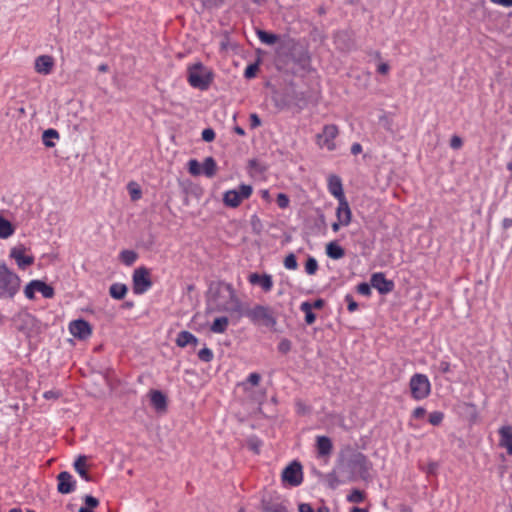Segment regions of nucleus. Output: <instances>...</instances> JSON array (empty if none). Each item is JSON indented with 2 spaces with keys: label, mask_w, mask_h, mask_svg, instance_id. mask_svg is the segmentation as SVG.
I'll list each match as a JSON object with an SVG mask.
<instances>
[{
  "label": "nucleus",
  "mask_w": 512,
  "mask_h": 512,
  "mask_svg": "<svg viewBox=\"0 0 512 512\" xmlns=\"http://www.w3.org/2000/svg\"><path fill=\"white\" fill-rule=\"evenodd\" d=\"M357 292L363 296H370L371 295V285L367 283H360L357 286Z\"/></svg>",
  "instance_id": "47"
},
{
  "label": "nucleus",
  "mask_w": 512,
  "mask_h": 512,
  "mask_svg": "<svg viewBox=\"0 0 512 512\" xmlns=\"http://www.w3.org/2000/svg\"><path fill=\"white\" fill-rule=\"evenodd\" d=\"M499 446L504 448L509 455H512V426L503 425L498 430Z\"/></svg>",
  "instance_id": "14"
},
{
  "label": "nucleus",
  "mask_w": 512,
  "mask_h": 512,
  "mask_svg": "<svg viewBox=\"0 0 512 512\" xmlns=\"http://www.w3.org/2000/svg\"><path fill=\"white\" fill-rule=\"evenodd\" d=\"M52 139H59L58 131L52 128L45 130L42 134L43 144L48 148L54 147L55 143L52 141Z\"/></svg>",
  "instance_id": "30"
},
{
  "label": "nucleus",
  "mask_w": 512,
  "mask_h": 512,
  "mask_svg": "<svg viewBox=\"0 0 512 512\" xmlns=\"http://www.w3.org/2000/svg\"><path fill=\"white\" fill-rule=\"evenodd\" d=\"M229 325V319L225 316L216 318L210 326V331L213 333H224Z\"/></svg>",
  "instance_id": "27"
},
{
  "label": "nucleus",
  "mask_w": 512,
  "mask_h": 512,
  "mask_svg": "<svg viewBox=\"0 0 512 512\" xmlns=\"http://www.w3.org/2000/svg\"><path fill=\"white\" fill-rule=\"evenodd\" d=\"M361 152H362V146H361V144H359V143H354V144H352V146H351V153H352L353 155H357V154H359V153H361Z\"/></svg>",
  "instance_id": "61"
},
{
  "label": "nucleus",
  "mask_w": 512,
  "mask_h": 512,
  "mask_svg": "<svg viewBox=\"0 0 512 512\" xmlns=\"http://www.w3.org/2000/svg\"><path fill=\"white\" fill-rule=\"evenodd\" d=\"M57 482V490L61 494H69L76 489V481L67 471H62L57 475Z\"/></svg>",
  "instance_id": "12"
},
{
  "label": "nucleus",
  "mask_w": 512,
  "mask_h": 512,
  "mask_svg": "<svg viewBox=\"0 0 512 512\" xmlns=\"http://www.w3.org/2000/svg\"><path fill=\"white\" fill-rule=\"evenodd\" d=\"M127 291H128L127 286L122 283H114L109 288L110 296L116 300L123 299L126 296Z\"/></svg>",
  "instance_id": "26"
},
{
  "label": "nucleus",
  "mask_w": 512,
  "mask_h": 512,
  "mask_svg": "<svg viewBox=\"0 0 512 512\" xmlns=\"http://www.w3.org/2000/svg\"><path fill=\"white\" fill-rule=\"evenodd\" d=\"M217 171V164L213 157L205 158L202 164V173L208 178L215 176Z\"/></svg>",
  "instance_id": "28"
},
{
  "label": "nucleus",
  "mask_w": 512,
  "mask_h": 512,
  "mask_svg": "<svg viewBox=\"0 0 512 512\" xmlns=\"http://www.w3.org/2000/svg\"><path fill=\"white\" fill-rule=\"evenodd\" d=\"M202 139L205 142H211L215 139V132L212 128H206L202 131Z\"/></svg>",
  "instance_id": "49"
},
{
  "label": "nucleus",
  "mask_w": 512,
  "mask_h": 512,
  "mask_svg": "<svg viewBox=\"0 0 512 512\" xmlns=\"http://www.w3.org/2000/svg\"><path fill=\"white\" fill-rule=\"evenodd\" d=\"M261 375L259 373H251L247 377L246 381L243 383V385L250 384L251 386H257L260 383Z\"/></svg>",
  "instance_id": "42"
},
{
  "label": "nucleus",
  "mask_w": 512,
  "mask_h": 512,
  "mask_svg": "<svg viewBox=\"0 0 512 512\" xmlns=\"http://www.w3.org/2000/svg\"><path fill=\"white\" fill-rule=\"evenodd\" d=\"M198 342H199L198 338L196 336H194L189 331L179 332L177 335V338H176L177 346L182 347V348L186 347L188 345L197 346Z\"/></svg>",
  "instance_id": "21"
},
{
  "label": "nucleus",
  "mask_w": 512,
  "mask_h": 512,
  "mask_svg": "<svg viewBox=\"0 0 512 512\" xmlns=\"http://www.w3.org/2000/svg\"><path fill=\"white\" fill-rule=\"evenodd\" d=\"M450 146L452 149H459L462 146V139L459 136H453L450 140Z\"/></svg>",
  "instance_id": "53"
},
{
  "label": "nucleus",
  "mask_w": 512,
  "mask_h": 512,
  "mask_svg": "<svg viewBox=\"0 0 512 512\" xmlns=\"http://www.w3.org/2000/svg\"><path fill=\"white\" fill-rule=\"evenodd\" d=\"M44 398L45 399H57L59 397V393L58 392H55V391H46L44 394H43Z\"/></svg>",
  "instance_id": "60"
},
{
  "label": "nucleus",
  "mask_w": 512,
  "mask_h": 512,
  "mask_svg": "<svg viewBox=\"0 0 512 512\" xmlns=\"http://www.w3.org/2000/svg\"><path fill=\"white\" fill-rule=\"evenodd\" d=\"M152 285L153 283L151 280V273L148 268L141 266L134 270L132 275V286L134 294H144L152 287Z\"/></svg>",
  "instance_id": "5"
},
{
  "label": "nucleus",
  "mask_w": 512,
  "mask_h": 512,
  "mask_svg": "<svg viewBox=\"0 0 512 512\" xmlns=\"http://www.w3.org/2000/svg\"><path fill=\"white\" fill-rule=\"evenodd\" d=\"M212 80V73L202 63H195L188 68V82L193 88L207 90Z\"/></svg>",
  "instance_id": "3"
},
{
  "label": "nucleus",
  "mask_w": 512,
  "mask_h": 512,
  "mask_svg": "<svg viewBox=\"0 0 512 512\" xmlns=\"http://www.w3.org/2000/svg\"><path fill=\"white\" fill-rule=\"evenodd\" d=\"M24 250L25 249L23 247H15L10 252V257L15 259L18 267L21 269H25L34 262L33 256L25 255Z\"/></svg>",
  "instance_id": "16"
},
{
  "label": "nucleus",
  "mask_w": 512,
  "mask_h": 512,
  "mask_svg": "<svg viewBox=\"0 0 512 512\" xmlns=\"http://www.w3.org/2000/svg\"><path fill=\"white\" fill-rule=\"evenodd\" d=\"M284 267L289 270H295L298 267L296 256L293 253L288 254L284 259Z\"/></svg>",
  "instance_id": "37"
},
{
  "label": "nucleus",
  "mask_w": 512,
  "mask_h": 512,
  "mask_svg": "<svg viewBox=\"0 0 512 512\" xmlns=\"http://www.w3.org/2000/svg\"><path fill=\"white\" fill-rule=\"evenodd\" d=\"M234 131H235L236 134H238L240 136H244L245 135L244 129L242 127H240V126H236L234 128Z\"/></svg>",
  "instance_id": "63"
},
{
  "label": "nucleus",
  "mask_w": 512,
  "mask_h": 512,
  "mask_svg": "<svg viewBox=\"0 0 512 512\" xmlns=\"http://www.w3.org/2000/svg\"><path fill=\"white\" fill-rule=\"evenodd\" d=\"M54 67V59L50 55H41L35 59L34 68L37 73L48 75Z\"/></svg>",
  "instance_id": "13"
},
{
  "label": "nucleus",
  "mask_w": 512,
  "mask_h": 512,
  "mask_svg": "<svg viewBox=\"0 0 512 512\" xmlns=\"http://www.w3.org/2000/svg\"><path fill=\"white\" fill-rule=\"evenodd\" d=\"M282 481L292 487L300 485L303 481L301 464L297 461L290 463L282 472Z\"/></svg>",
  "instance_id": "8"
},
{
  "label": "nucleus",
  "mask_w": 512,
  "mask_h": 512,
  "mask_svg": "<svg viewBox=\"0 0 512 512\" xmlns=\"http://www.w3.org/2000/svg\"><path fill=\"white\" fill-rule=\"evenodd\" d=\"M345 302L347 303V309L349 312H354L358 309L357 302L350 294L345 296Z\"/></svg>",
  "instance_id": "46"
},
{
  "label": "nucleus",
  "mask_w": 512,
  "mask_h": 512,
  "mask_svg": "<svg viewBox=\"0 0 512 512\" xmlns=\"http://www.w3.org/2000/svg\"><path fill=\"white\" fill-rule=\"evenodd\" d=\"M150 401L156 410H164L166 408V396L159 390H152L150 392Z\"/></svg>",
  "instance_id": "23"
},
{
  "label": "nucleus",
  "mask_w": 512,
  "mask_h": 512,
  "mask_svg": "<svg viewBox=\"0 0 512 512\" xmlns=\"http://www.w3.org/2000/svg\"><path fill=\"white\" fill-rule=\"evenodd\" d=\"M325 305V301L323 299H317L315 300L313 303H311V306H312V310L313 309H321L323 308Z\"/></svg>",
  "instance_id": "59"
},
{
  "label": "nucleus",
  "mask_w": 512,
  "mask_h": 512,
  "mask_svg": "<svg viewBox=\"0 0 512 512\" xmlns=\"http://www.w3.org/2000/svg\"><path fill=\"white\" fill-rule=\"evenodd\" d=\"M349 467L353 473L365 479L369 476L372 464L364 454L355 453L349 459Z\"/></svg>",
  "instance_id": "7"
},
{
  "label": "nucleus",
  "mask_w": 512,
  "mask_h": 512,
  "mask_svg": "<svg viewBox=\"0 0 512 512\" xmlns=\"http://www.w3.org/2000/svg\"><path fill=\"white\" fill-rule=\"evenodd\" d=\"M69 331L74 337L81 340L87 339L92 333L90 324L83 319L72 321L69 325Z\"/></svg>",
  "instance_id": "11"
},
{
  "label": "nucleus",
  "mask_w": 512,
  "mask_h": 512,
  "mask_svg": "<svg viewBox=\"0 0 512 512\" xmlns=\"http://www.w3.org/2000/svg\"><path fill=\"white\" fill-rule=\"evenodd\" d=\"M198 358L203 362H210L213 359V352L211 349L204 347L198 352Z\"/></svg>",
  "instance_id": "38"
},
{
  "label": "nucleus",
  "mask_w": 512,
  "mask_h": 512,
  "mask_svg": "<svg viewBox=\"0 0 512 512\" xmlns=\"http://www.w3.org/2000/svg\"><path fill=\"white\" fill-rule=\"evenodd\" d=\"M389 65L387 63H380L377 67V72L380 74H387L389 72Z\"/></svg>",
  "instance_id": "56"
},
{
  "label": "nucleus",
  "mask_w": 512,
  "mask_h": 512,
  "mask_svg": "<svg viewBox=\"0 0 512 512\" xmlns=\"http://www.w3.org/2000/svg\"><path fill=\"white\" fill-rule=\"evenodd\" d=\"M292 347V343L289 339L283 338L278 344V351L282 354H287Z\"/></svg>",
  "instance_id": "40"
},
{
  "label": "nucleus",
  "mask_w": 512,
  "mask_h": 512,
  "mask_svg": "<svg viewBox=\"0 0 512 512\" xmlns=\"http://www.w3.org/2000/svg\"><path fill=\"white\" fill-rule=\"evenodd\" d=\"M326 254L329 258L338 260L345 256V250L336 241H331L326 245Z\"/></svg>",
  "instance_id": "22"
},
{
  "label": "nucleus",
  "mask_w": 512,
  "mask_h": 512,
  "mask_svg": "<svg viewBox=\"0 0 512 512\" xmlns=\"http://www.w3.org/2000/svg\"><path fill=\"white\" fill-rule=\"evenodd\" d=\"M249 282L253 285H260L265 292H268L273 287L272 276L269 274L252 273L249 275Z\"/></svg>",
  "instance_id": "18"
},
{
  "label": "nucleus",
  "mask_w": 512,
  "mask_h": 512,
  "mask_svg": "<svg viewBox=\"0 0 512 512\" xmlns=\"http://www.w3.org/2000/svg\"><path fill=\"white\" fill-rule=\"evenodd\" d=\"M409 388L413 399L419 401L427 398L431 392V384L425 374L416 373L409 381Z\"/></svg>",
  "instance_id": "4"
},
{
  "label": "nucleus",
  "mask_w": 512,
  "mask_h": 512,
  "mask_svg": "<svg viewBox=\"0 0 512 512\" xmlns=\"http://www.w3.org/2000/svg\"><path fill=\"white\" fill-rule=\"evenodd\" d=\"M364 498L365 494L358 489L352 490L351 493L347 496V500L351 503H361Z\"/></svg>",
  "instance_id": "35"
},
{
  "label": "nucleus",
  "mask_w": 512,
  "mask_h": 512,
  "mask_svg": "<svg viewBox=\"0 0 512 512\" xmlns=\"http://www.w3.org/2000/svg\"><path fill=\"white\" fill-rule=\"evenodd\" d=\"M318 270V262L317 260L309 256L305 263V271L308 275H315Z\"/></svg>",
  "instance_id": "34"
},
{
  "label": "nucleus",
  "mask_w": 512,
  "mask_h": 512,
  "mask_svg": "<svg viewBox=\"0 0 512 512\" xmlns=\"http://www.w3.org/2000/svg\"><path fill=\"white\" fill-rule=\"evenodd\" d=\"M370 284L380 294L390 293L394 289V282L392 280H388L381 272L372 274Z\"/></svg>",
  "instance_id": "10"
},
{
  "label": "nucleus",
  "mask_w": 512,
  "mask_h": 512,
  "mask_svg": "<svg viewBox=\"0 0 512 512\" xmlns=\"http://www.w3.org/2000/svg\"><path fill=\"white\" fill-rule=\"evenodd\" d=\"M259 70V66L258 64H250L246 67L245 71H244V76L247 78V79H251L253 77L256 76V73L257 71Z\"/></svg>",
  "instance_id": "44"
},
{
  "label": "nucleus",
  "mask_w": 512,
  "mask_h": 512,
  "mask_svg": "<svg viewBox=\"0 0 512 512\" xmlns=\"http://www.w3.org/2000/svg\"><path fill=\"white\" fill-rule=\"evenodd\" d=\"M491 2L501 5L503 7H512V0H490Z\"/></svg>",
  "instance_id": "57"
},
{
  "label": "nucleus",
  "mask_w": 512,
  "mask_h": 512,
  "mask_svg": "<svg viewBox=\"0 0 512 512\" xmlns=\"http://www.w3.org/2000/svg\"><path fill=\"white\" fill-rule=\"evenodd\" d=\"M214 298L217 302L216 309L218 311L237 313L239 316L245 315L253 324L268 328H274L277 324L273 310L268 306L255 305L243 311L242 303L237 297L235 289L229 283H218Z\"/></svg>",
  "instance_id": "1"
},
{
  "label": "nucleus",
  "mask_w": 512,
  "mask_h": 512,
  "mask_svg": "<svg viewBox=\"0 0 512 512\" xmlns=\"http://www.w3.org/2000/svg\"><path fill=\"white\" fill-rule=\"evenodd\" d=\"M425 414H426V410L423 407H417L413 411V417L416 419H420V418L424 417Z\"/></svg>",
  "instance_id": "55"
},
{
  "label": "nucleus",
  "mask_w": 512,
  "mask_h": 512,
  "mask_svg": "<svg viewBox=\"0 0 512 512\" xmlns=\"http://www.w3.org/2000/svg\"><path fill=\"white\" fill-rule=\"evenodd\" d=\"M119 258L125 265L131 266L137 260L138 254L133 250H123Z\"/></svg>",
  "instance_id": "33"
},
{
  "label": "nucleus",
  "mask_w": 512,
  "mask_h": 512,
  "mask_svg": "<svg viewBox=\"0 0 512 512\" xmlns=\"http://www.w3.org/2000/svg\"><path fill=\"white\" fill-rule=\"evenodd\" d=\"M18 320L20 321V324L17 327L18 330L23 332L26 337L30 338L37 325V320L30 314L21 315Z\"/></svg>",
  "instance_id": "15"
},
{
  "label": "nucleus",
  "mask_w": 512,
  "mask_h": 512,
  "mask_svg": "<svg viewBox=\"0 0 512 512\" xmlns=\"http://www.w3.org/2000/svg\"><path fill=\"white\" fill-rule=\"evenodd\" d=\"M257 36L260 41L267 45H274L278 41V36L264 30H257Z\"/></svg>",
  "instance_id": "32"
},
{
  "label": "nucleus",
  "mask_w": 512,
  "mask_h": 512,
  "mask_svg": "<svg viewBox=\"0 0 512 512\" xmlns=\"http://www.w3.org/2000/svg\"><path fill=\"white\" fill-rule=\"evenodd\" d=\"M205 9H213L220 7L224 0H199Z\"/></svg>",
  "instance_id": "43"
},
{
  "label": "nucleus",
  "mask_w": 512,
  "mask_h": 512,
  "mask_svg": "<svg viewBox=\"0 0 512 512\" xmlns=\"http://www.w3.org/2000/svg\"><path fill=\"white\" fill-rule=\"evenodd\" d=\"M299 512H314V509L310 504L307 503H301L299 505Z\"/></svg>",
  "instance_id": "58"
},
{
  "label": "nucleus",
  "mask_w": 512,
  "mask_h": 512,
  "mask_svg": "<svg viewBox=\"0 0 512 512\" xmlns=\"http://www.w3.org/2000/svg\"><path fill=\"white\" fill-rule=\"evenodd\" d=\"M15 232L13 224L0 215V239H7Z\"/></svg>",
  "instance_id": "25"
},
{
  "label": "nucleus",
  "mask_w": 512,
  "mask_h": 512,
  "mask_svg": "<svg viewBox=\"0 0 512 512\" xmlns=\"http://www.w3.org/2000/svg\"><path fill=\"white\" fill-rule=\"evenodd\" d=\"M188 171L193 176H198L202 173V166L196 159H191L188 162Z\"/></svg>",
  "instance_id": "36"
},
{
  "label": "nucleus",
  "mask_w": 512,
  "mask_h": 512,
  "mask_svg": "<svg viewBox=\"0 0 512 512\" xmlns=\"http://www.w3.org/2000/svg\"><path fill=\"white\" fill-rule=\"evenodd\" d=\"M350 512H369L366 508L353 507Z\"/></svg>",
  "instance_id": "64"
},
{
  "label": "nucleus",
  "mask_w": 512,
  "mask_h": 512,
  "mask_svg": "<svg viewBox=\"0 0 512 512\" xmlns=\"http://www.w3.org/2000/svg\"><path fill=\"white\" fill-rule=\"evenodd\" d=\"M84 501H85V504L87 505V507L90 509L96 508L99 505L98 499L91 495L85 496Z\"/></svg>",
  "instance_id": "51"
},
{
  "label": "nucleus",
  "mask_w": 512,
  "mask_h": 512,
  "mask_svg": "<svg viewBox=\"0 0 512 512\" xmlns=\"http://www.w3.org/2000/svg\"><path fill=\"white\" fill-rule=\"evenodd\" d=\"M338 133V127L336 125H325L322 133L317 135V142L319 146L325 147L329 151H333L336 148L334 139L337 137Z\"/></svg>",
  "instance_id": "9"
},
{
  "label": "nucleus",
  "mask_w": 512,
  "mask_h": 512,
  "mask_svg": "<svg viewBox=\"0 0 512 512\" xmlns=\"http://www.w3.org/2000/svg\"><path fill=\"white\" fill-rule=\"evenodd\" d=\"M250 126L252 129L257 128L261 125V120L256 113H252L249 116Z\"/></svg>",
  "instance_id": "52"
},
{
  "label": "nucleus",
  "mask_w": 512,
  "mask_h": 512,
  "mask_svg": "<svg viewBox=\"0 0 512 512\" xmlns=\"http://www.w3.org/2000/svg\"><path fill=\"white\" fill-rule=\"evenodd\" d=\"M34 287L37 292H40L44 298H52L54 296V288L41 280H33Z\"/></svg>",
  "instance_id": "29"
},
{
  "label": "nucleus",
  "mask_w": 512,
  "mask_h": 512,
  "mask_svg": "<svg viewBox=\"0 0 512 512\" xmlns=\"http://www.w3.org/2000/svg\"><path fill=\"white\" fill-rule=\"evenodd\" d=\"M438 370L443 374L450 372V363L447 361H440Z\"/></svg>",
  "instance_id": "54"
},
{
  "label": "nucleus",
  "mask_w": 512,
  "mask_h": 512,
  "mask_svg": "<svg viewBox=\"0 0 512 512\" xmlns=\"http://www.w3.org/2000/svg\"><path fill=\"white\" fill-rule=\"evenodd\" d=\"M265 512H289L282 504H273L265 508Z\"/></svg>",
  "instance_id": "50"
},
{
  "label": "nucleus",
  "mask_w": 512,
  "mask_h": 512,
  "mask_svg": "<svg viewBox=\"0 0 512 512\" xmlns=\"http://www.w3.org/2000/svg\"><path fill=\"white\" fill-rule=\"evenodd\" d=\"M328 190L335 198L338 199V201H341V199H346L343 192L341 179L338 176L331 175L329 177Z\"/></svg>",
  "instance_id": "19"
},
{
  "label": "nucleus",
  "mask_w": 512,
  "mask_h": 512,
  "mask_svg": "<svg viewBox=\"0 0 512 512\" xmlns=\"http://www.w3.org/2000/svg\"><path fill=\"white\" fill-rule=\"evenodd\" d=\"M316 448L319 457L330 455L333 449L331 439L327 436H317Z\"/></svg>",
  "instance_id": "20"
},
{
  "label": "nucleus",
  "mask_w": 512,
  "mask_h": 512,
  "mask_svg": "<svg viewBox=\"0 0 512 512\" xmlns=\"http://www.w3.org/2000/svg\"><path fill=\"white\" fill-rule=\"evenodd\" d=\"M252 192L251 185L241 184L238 189L226 191L223 196V202L227 207L236 208L244 199H248Z\"/></svg>",
  "instance_id": "6"
},
{
  "label": "nucleus",
  "mask_w": 512,
  "mask_h": 512,
  "mask_svg": "<svg viewBox=\"0 0 512 512\" xmlns=\"http://www.w3.org/2000/svg\"><path fill=\"white\" fill-rule=\"evenodd\" d=\"M86 461V456L80 455L74 462V469L85 481L89 482L91 481V476L86 470Z\"/></svg>",
  "instance_id": "24"
},
{
  "label": "nucleus",
  "mask_w": 512,
  "mask_h": 512,
  "mask_svg": "<svg viewBox=\"0 0 512 512\" xmlns=\"http://www.w3.org/2000/svg\"><path fill=\"white\" fill-rule=\"evenodd\" d=\"M443 418H444V414L442 412L434 411V412L430 413V415H429V423L434 426H437L443 421Z\"/></svg>",
  "instance_id": "39"
},
{
  "label": "nucleus",
  "mask_w": 512,
  "mask_h": 512,
  "mask_svg": "<svg viewBox=\"0 0 512 512\" xmlns=\"http://www.w3.org/2000/svg\"><path fill=\"white\" fill-rule=\"evenodd\" d=\"M336 216L342 226H348L351 222V209L346 199H341L336 210Z\"/></svg>",
  "instance_id": "17"
},
{
  "label": "nucleus",
  "mask_w": 512,
  "mask_h": 512,
  "mask_svg": "<svg viewBox=\"0 0 512 512\" xmlns=\"http://www.w3.org/2000/svg\"><path fill=\"white\" fill-rule=\"evenodd\" d=\"M128 189H129V193H130V197L133 201H137L141 198V190L134 184V183H130L128 185Z\"/></svg>",
  "instance_id": "41"
},
{
  "label": "nucleus",
  "mask_w": 512,
  "mask_h": 512,
  "mask_svg": "<svg viewBox=\"0 0 512 512\" xmlns=\"http://www.w3.org/2000/svg\"><path fill=\"white\" fill-rule=\"evenodd\" d=\"M276 203L280 208L284 209L289 205V198L286 194L279 193L276 198Z\"/></svg>",
  "instance_id": "45"
},
{
  "label": "nucleus",
  "mask_w": 512,
  "mask_h": 512,
  "mask_svg": "<svg viewBox=\"0 0 512 512\" xmlns=\"http://www.w3.org/2000/svg\"><path fill=\"white\" fill-rule=\"evenodd\" d=\"M35 287H34V281L32 280L31 282H29L25 289H24V294L25 296L28 298V299H34L35 297Z\"/></svg>",
  "instance_id": "48"
},
{
  "label": "nucleus",
  "mask_w": 512,
  "mask_h": 512,
  "mask_svg": "<svg viewBox=\"0 0 512 512\" xmlns=\"http://www.w3.org/2000/svg\"><path fill=\"white\" fill-rule=\"evenodd\" d=\"M300 310L305 313V322L308 324V325H311L315 322L316 320V315L313 313L312 311V306H311V303L308 302V301H305L303 303H301L300 305Z\"/></svg>",
  "instance_id": "31"
},
{
  "label": "nucleus",
  "mask_w": 512,
  "mask_h": 512,
  "mask_svg": "<svg viewBox=\"0 0 512 512\" xmlns=\"http://www.w3.org/2000/svg\"><path fill=\"white\" fill-rule=\"evenodd\" d=\"M20 277L0 261V298L12 299L19 291Z\"/></svg>",
  "instance_id": "2"
},
{
  "label": "nucleus",
  "mask_w": 512,
  "mask_h": 512,
  "mask_svg": "<svg viewBox=\"0 0 512 512\" xmlns=\"http://www.w3.org/2000/svg\"><path fill=\"white\" fill-rule=\"evenodd\" d=\"M502 227L506 230L512 227V219L511 218H504L502 221Z\"/></svg>",
  "instance_id": "62"
}]
</instances>
